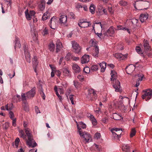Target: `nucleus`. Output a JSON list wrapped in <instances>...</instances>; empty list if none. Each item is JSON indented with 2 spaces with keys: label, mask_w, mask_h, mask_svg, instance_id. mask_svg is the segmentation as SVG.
I'll return each mask as SVG.
<instances>
[{
  "label": "nucleus",
  "mask_w": 152,
  "mask_h": 152,
  "mask_svg": "<svg viewBox=\"0 0 152 152\" xmlns=\"http://www.w3.org/2000/svg\"><path fill=\"white\" fill-rule=\"evenodd\" d=\"M54 90L55 92H56V95L58 96V97L59 98L60 101H61L62 99V97L61 96H60V95L58 93V88L56 86H55V87L54 88Z\"/></svg>",
  "instance_id": "e433bc0d"
},
{
  "label": "nucleus",
  "mask_w": 152,
  "mask_h": 152,
  "mask_svg": "<svg viewBox=\"0 0 152 152\" xmlns=\"http://www.w3.org/2000/svg\"><path fill=\"white\" fill-rule=\"evenodd\" d=\"M24 94H22V99L23 101V109L26 111H28L29 110L28 105L26 101V96Z\"/></svg>",
  "instance_id": "9d476101"
},
{
  "label": "nucleus",
  "mask_w": 152,
  "mask_h": 152,
  "mask_svg": "<svg viewBox=\"0 0 152 152\" xmlns=\"http://www.w3.org/2000/svg\"><path fill=\"white\" fill-rule=\"evenodd\" d=\"M118 29V30H127V31H129V30L126 28L121 26H117Z\"/></svg>",
  "instance_id": "37998d69"
},
{
  "label": "nucleus",
  "mask_w": 152,
  "mask_h": 152,
  "mask_svg": "<svg viewBox=\"0 0 152 152\" xmlns=\"http://www.w3.org/2000/svg\"><path fill=\"white\" fill-rule=\"evenodd\" d=\"M67 20V18L66 16L61 15L60 16L59 20L61 24H65L66 23Z\"/></svg>",
  "instance_id": "b1692460"
},
{
  "label": "nucleus",
  "mask_w": 152,
  "mask_h": 152,
  "mask_svg": "<svg viewBox=\"0 0 152 152\" xmlns=\"http://www.w3.org/2000/svg\"><path fill=\"white\" fill-rule=\"evenodd\" d=\"M136 131L134 129H132L131 132L130 137H133L136 134Z\"/></svg>",
  "instance_id": "de8ad7c7"
},
{
  "label": "nucleus",
  "mask_w": 152,
  "mask_h": 152,
  "mask_svg": "<svg viewBox=\"0 0 152 152\" xmlns=\"http://www.w3.org/2000/svg\"><path fill=\"white\" fill-rule=\"evenodd\" d=\"M94 48L93 49L92 52L93 56L94 57H98L99 56V48L98 46L96 45L95 44L94 45Z\"/></svg>",
  "instance_id": "ddd939ff"
},
{
  "label": "nucleus",
  "mask_w": 152,
  "mask_h": 152,
  "mask_svg": "<svg viewBox=\"0 0 152 152\" xmlns=\"http://www.w3.org/2000/svg\"><path fill=\"white\" fill-rule=\"evenodd\" d=\"M89 56L88 55H85L81 58V63L82 64L88 63L89 61Z\"/></svg>",
  "instance_id": "f3484780"
},
{
  "label": "nucleus",
  "mask_w": 152,
  "mask_h": 152,
  "mask_svg": "<svg viewBox=\"0 0 152 152\" xmlns=\"http://www.w3.org/2000/svg\"><path fill=\"white\" fill-rule=\"evenodd\" d=\"M19 134H20V137L23 138V139L26 140V142L27 143V141H28V139H27L26 138V136H27L26 134L25 135L24 134V132L22 130H20V131L19 132Z\"/></svg>",
  "instance_id": "c756f323"
},
{
  "label": "nucleus",
  "mask_w": 152,
  "mask_h": 152,
  "mask_svg": "<svg viewBox=\"0 0 152 152\" xmlns=\"http://www.w3.org/2000/svg\"><path fill=\"white\" fill-rule=\"evenodd\" d=\"M91 25V24L89 23V22L84 21L83 22V24L82 26H81V28L87 27L90 26Z\"/></svg>",
  "instance_id": "72a5a7b5"
},
{
  "label": "nucleus",
  "mask_w": 152,
  "mask_h": 152,
  "mask_svg": "<svg viewBox=\"0 0 152 152\" xmlns=\"http://www.w3.org/2000/svg\"><path fill=\"white\" fill-rule=\"evenodd\" d=\"M113 134L114 135H117L118 138L121 137V135L122 133V130L121 129L118 128H113L111 130Z\"/></svg>",
  "instance_id": "1a4fd4ad"
},
{
  "label": "nucleus",
  "mask_w": 152,
  "mask_h": 152,
  "mask_svg": "<svg viewBox=\"0 0 152 152\" xmlns=\"http://www.w3.org/2000/svg\"><path fill=\"white\" fill-rule=\"evenodd\" d=\"M55 74L58 76L59 77L61 75V72L59 70H56L55 69Z\"/></svg>",
  "instance_id": "052dcab7"
},
{
  "label": "nucleus",
  "mask_w": 152,
  "mask_h": 152,
  "mask_svg": "<svg viewBox=\"0 0 152 152\" xmlns=\"http://www.w3.org/2000/svg\"><path fill=\"white\" fill-rule=\"evenodd\" d=\"M56 44V52L57 53L60 51L61 49L62 48V45L59 40H58L57 41Z\"/></svg>",
  "instance_id": "aec40b11"
},
{
  "label": "nucleus",
  "mask_w": 152,
  "mask_h": 152,
  "mask_svg": "<svg viewBox=\"0 0 152 152\" xmlns=\"http://www.w3.org/2000/svg\"><path fill=\"white\" fill-rule=\"evenodd\" d=\"M84 71L86 73H89L90 72V69L88 67H86L84 68Z\"/></svg>",
  "instance_id": "864d4df0"
},
{
  "label": "nucleus",
  "mask_w": 152,
  "mask_h": 152,
  "mask_svg": "<svg viewBox=\"0 0 152 152\" xmlns=\"http://www.w3.org/2000/svg\"><path fill=\"white\" fill-rule=\"evenodd\" d=\"M145 93L142 95V97L143 99H145L146 101L150 99L152 97V90L148 89L143 91Z\"/></svg>",
  "instance_id": "423d86ee"
},
{
  "label": "nucleus",
  "mask_w": 152,
  "mask_h": 152,
  "mask_svg": "<svg viewBox=\"0 0 152 152\" xmlns=\"http://www.w3.org/2000/svg\"><path fill=\"white\" fill-rule=\"evenodd\" d=\"M24 53L26 61L30 63L31 61V55L29 53V51L28 50V48L26 45H25L23 47Z\"/></svg>",
  "instance_id": "6e6552de"
},
{
  "label": "nucleus",
  "mask_w": 152,
  "mask_h": 152,
  "mask_svg": "<svg viewBox=\"0 0 152 152\" xmlns=\"http://www.w3.org/2000/svg\"><path fill=\"white\" fill-rule=\"evenodd\" d=\"M115 57L117 59H118L120 60H123L126 57V56L124 55L123 54L120 53H116L114 55Z\"/></svg>",
  "instance_id": "412c9836"
},
{
  "label": "nucleus",
  "mask_w": 152,
  "mask_h": 152,
  "mask_svg": "<svg viewBox=\"0 0 152 152\" xmlns=\"http://www.w3.org/2000/svg\"><path fill=\"white\" fill-rule=\"evenodd\" d=\"M75 97L74 95H70L69 96V99L70 100L72 104H75V103L74 101V99H75Z\"/></svg>",
  "instance_id": "a19ab883"
},
{
  "label": "nucleus",
  "mask_w": 152,
  "mask_h": 152,
  "mask_svg": "<svg viewBox=\"0 0 152 152\" xmlns=\"http://www.w3.org/2000/svg\"><path fill=\"white\" fill-rule=\"evenodd\" d=\"M69 15L71 16L70 18L72 19H75V15L72 12H70L69 13Z\"/></svg>",
  "instance_id": "e2e57ef3"
},
{
  "label": "nucleus",
  "mask_w": 152,
  "mask_h": 152,
  "mask_svg": "<svg viewBox=\"0 0 152 152\" xmlns=\"http://www.w3.org/2000/svg\"><path fill=\"white\" fill-rule=\"evenodd\" d=\"M135 76L136 78H137V77H138V79L137 80V81L136 82V83L135 85V87H137L140 85L139 81H141L142 80L143 75L142 74H138L137 75H136Z\"/></svg>",
  "instance_id": "a211bd4d"
},
{
  "label": "nucleus",
  "mask_w": 152,
  "mask_h": 152,
  "mask_svg": "<svg viewBox=\"0 0 152 152\" xmlns=\"http://www.w3.org/2000/svg\"><path fill=\"white\" fill-rule=\"evenodd\" d=\"M42 34L44 36L48 34V30L46 28H45L43 30Z\"/></svg>",
  "instance_id": "603ef678"
},
{
  "label": "nucleus",
  "mask_w": 152,
  "mask_h": 152,
  "mask_svg": "<svg viewBox=\"0 0 152 152\" xmlns=\"http://www.w3.org/2000/svg\"><path fill=\"white\" fill-rule=\"evenodd\" d=\"M98 69V66L96 65L92 66L91 68V70L93 71H94L97 70Z\"/></svg>",
  "instance_id": "8fccbe9b"
},
{
  "label": "nucleus",
  "mask_w": 152,
  "mask_h": 152,
  "mask_svg": "<svg viewBox=\"0 0 152 152\" xmlns=\"http://www.w3.org/2000/svg\"><path fill=\"white\" fill-rule=\"evenodd\" d=\"M72 49V51L76 53L80 54L81 48L79 44L75 41H71Z\"/></svg>",
  "instance_id": "7ed1b4c3"
},
{
  "label": "nucleus",
  "mask_w": 152,
  "mask_h": 152,
  "mask_svg": "<svg viewBox=\"0 0 152 152\" xmlns=\"http://www.w3.org/2000/svg\"><path fill=\"white\" fill-rule=\"evenodd\" d=\"M135 69V66L131 64L126 67V72L128 74H131Z\"/></svg>",
  "instance_id": "2eb2a0df"
},
{
  "label": "nucleus",
  "mask_w": 152,
  "mask_h": 152,
  "mask_svg": "<svg viewBox=\"0 0 152 152\" xmlns=\"http://www.w3.org/2000/svg\"><path fill=\"white\" fill-rule=\"evenodd\" d=\"M21 47V45L20 43L18 38L16 37L15 40V49H16L17 47L20 48Z\"/></svg>",
  "instance_id": "a878e982"
},
{
  "label": "nucleus",
  "mask_w": 152,
  "mask_h": 152,
  "mask_svg": "<svg viewBox=\"0 0 152 152\" xmlns=\"http://www.w3.org/2000/svg\"><path fill=\"white\" fill-rule=\"evenodd\" d=\"M36 88L34 87L26 94L22 93V94H24L25 95L26 98V99H29L34 96L36 93Z\"/></svg>",
  "instance_id": "0eeeda50"
},
{
  "label": "nucleus",
  "mask_w": 152,
  "mask_h": 152,
  "mask_svg": "<svg viewBox=\"0 0 152 152\" xmlns=\"http://www.w3.org/2000/svg\"><path fill=\"white\" fill-rule=\"evenodd\" d=\"M102 121L103 123L106 124L108 122V118L107 117H105L102 119Z\"/></svg>",
  "instance_id": "49530a36"
},
{
  "label": "nucleus",
  "mask_w": 152,
  "mask_h": 152,
  "mask_svg": "<svg viewBox=\"0 0 152 152\" xmlns=\"http://www.w3.org/2000/svg\"><path fill=\"white\" fill-rule=\"evenodd\" d=\"M9 114H10V118L11 119H14V113L12 112V111L10 112V113H9Z\"/></svg>",
  "instance_id": "5fc2aeb1"
},
{
  "label": "nucleus",
  "mask_w": 152,
  "mask_h": 152,
  "mask_svg": "<svg viewBox=\"0 0 152 152\" xmlns=\"http://www.w3.org/2000/svg\"><path fill=\"white\" fill-rule=\"evenodd\" d=\"M58 92L59 91L61 94L64 93V90L63 89L61 88H58Z\"/></svg>",
  "instance_id": "774afa93"
},
{
  "label": "nucleus",
  "mask_w": 152,
  "mask_h": 152,
  "mask_svg": "<svg viewBox=\"0 0 152 152\" xmlns=\"http://www.w3.org/2000/svg\"><path fill=\"white\" fill-rule=\"evenodd\" d=\"M12 125L14 126H16V119L15 118L14 119H12Z\"/></svg>",
  "instance_id": "13d9d810"
},
{
  "label": "nucleus",
  "mask_w": 152,
  "mask_h": 152,
  "mask_svg": "<svg viewBox=\"0 0 152 152\" xmlns=\"http://www.w3.org/2000/svg\"><path fill=\"white\" fill-rule=\"evenodd\" d=\"M54 90L55 92H56V95L58 96V97L59 98L60 101H61L62 99V97L61 96H60V95L58 93V88L56 86H55V87L54 88Z\"/></svg>",
  "instance_id": "4c0bfd02"
},
{
  "label": "nucleus",
  "mask_w": 152,
  "mask_h": 152,
  "mask_svg": "<svg viewBox=\"0 0 152 152\" xmlns=\"http://www.w3.org/2000/svg\"><path fill=\"white\" fill-rule=\"evenodd\" d=\"M80 126L83 129L86 128V125L85 124H84L82 122H80Z\"/></svg>",
  "instance_id": "4d7b16f0"
},
{
  "label": "nucleus",
  "mask_w": 152,
  "mask_h": 152,
  "mask_svg": "<svg viewBox=\"0 0 152 152\" xmlns=\"http://www.w3.org/2000/svg\"><path fill=\"white\" fill-rule=\"evenodd\" d=\"M77 78L80 80V81H82L84 79L83 76L81 75H78L77 76Z\"/></svg>",
  "instance_id": "6e6d98bb"
},
{
  "label": "nucleus",
  "mask_w": 152,
  "mask_h": 152,
  "mask_svg": "<svg viewBox=\"0 0 152 152\" xmlns=\"http://www.w3.org/2000/svg\"><path fill=\"white\" fill-rule=\"evenodd\" d=\"M20 142V139L18 137H17L16 138L15 140V144L16 148H18V144Z\"/></svg>",
  "instance_id": "09e8293b"
},
{
  "label": "nucleus",
  "mask_w": 152,
  "mask_h": 152,
  "mask_svg": "<svg viewBox=\"0 0 152 152\" xmlns=\"http://www.w3.org/2000/svg\"><path fill=\"white\" fill-rule=\"evenodd\" d=\"M62 70L64 75L68 77H71V72L68 69L66 68H64L62 69Z\"/></svg>",
  "instance_id": "5701e85b"
},
{
  "label": "nucleus",
  "mask_w": 152,
  "mask_h": 152,
  "mask_svg": "<svg viewBox=\"0 0 152 152\" xmlns=\"http://www.w3.org/2000/svg\"><path fill=\"white\" fill-rule=\"evenodd\" d=\"M114 30L113 27H111L107 30V32L104 34V36H112L114 35Z\"/></svg>",
  "instance_id": "dca6fc26"
},
{
  "label": "nucleus",
  "mask_w": 152,
  "mask_h": 152,
  "mask_svg": "<svg viewBox=\"0 0 152 152\" xmlns=\"http://www.w3.org/2000/svg\"><path fill=\"white\" fill-rule=\"evenodd\" d=\"M55 45L53 43L50 44L48 46L49 50L52 52L54 51L55 49Z\"/></svg>",
  "instance_id": "7c9ffc66"
},
{
  "label": "nucleus",
  "mask_w": 152,
  "mask_h": 152,
  "mask_svg": "<svg viewBox=\"0 0 152 152\" xmlns=\"http://www.w3.org/2000/svg\"><path fill=\"white\" fill-rule=\"evenodd\" d=\"M45 2L44 0H42L41 1V3L39 4V7L41 10H43L45 8Z\"/></svg>",
  "instance_id": "2f4dec72"
},
{
  "label": "nucleus",
  "mask_w": 152,
  "mask_h": 152,
  "mask_svg": "<svg viewBox=\"0 0 152 152\" xmlns=\"http://www.w3.org/2000/svg\"><path fill=\"white\" fill-rule=\"evenodd\" d=\"M50 18V13L48 11L46 12L43 15L42 19L43 20H45Z\"/></svg>",
  "instance_id": "393cba45"
},
{
  "label": "nucleus",
  "mask_w": 152,
  "mask_h": 152,
  "mask_svg": "<svg viewBox=\"0 0 152 152\" xmlns=\"http://www.w3.org/2000/svg\"><path fill=\"white\" fill-rule=\"evenodd\" d=\"M89 9L90 12L93 14L95 13V6L93 4H91L90 6Z\"/></svg>",
  "instance_id": "c9c22d12"
},
{
  "label": "nucleus",
  "mask_w": 152,
  "mask_h": 152,
  "mask_svg": "<svg viewBox=\"0 0 152 152\" xmlns=\"http://www.w3.org/2000/svg\"><path fill=\"white\" fill-rule=\"evenodd\" d=\"M119 4L121 6H125L127 5V2L125 1H120L119 3Z\"/></svg>",
  "instance_id": "3c124183"
},
{
  "label": "nucleus",
  "mask_w": 152,
  "mask_h": 152,
  "mask_svg": "<svg viewBox=\"0 0 152 152\" xmlns=\"http://www.w3.org/2000/svg\"><path fill=\"white\" fill-rule=\"evenodd\" d=\"M90 120L92 121V124L94 125H96L97 123L94 117L92 115H91L90 116Z\"/></svg>",
  "instance_id": "473e14b6"
},
{
  "label": "nucleus",
  "mask_w": 152,
  "mask_h": 152,
  "mask_svg": "<svg viewBox=\"0 0 152 152\" xmlns=\"http://www.w3.org/2000/svg\"><path fill=\"white\" fill-rule=\"evenodd\" d=\"M122 149L123 151H126V152H128L130 150V146L126 144H123L122 145Z\"/></svg>",
  "instance_id": "cd10ccee"
},
{
  "label": "nucleus",
  "mask_w": 152,
  "mask_h": 152,
  "mask_svg": "<svg viewBox=\"0 0 152 152\" xmlns=\"http://www.w3.org/2000/svg\"><path fill=\"white\" fill-rule=\"evenodd\" d=\"M23 126L25 128L24 130L25 133L28 138V140L27 141V145L31 148L35 147L37 144L33 139V136L31 133L30 129L26 127L27 124L25 122H23Z\"/></svg>",
  "instance_id": "f257e3e1"
},
{
  "label": "nucleus",
  "mask_w": 152,
  "mask_h": 152,
  "mask_svg": "<svg viewBox=\"0 0 152 152\" xmlns=\"http://www.w3.org/2000/svg\"><path fill=\"white\" fill-rule=\"evenodd\" d=\"M40 93L41 96H42L43 99L44 100L45 99V96L44 94V92L43 91V89H42V88H41V89L40 90Z\"/></svg>",
  "instance_id": "a18cd8bd"
},
{
  "label": "nucleus",
  "mask_w": 152,
  "mask_h": 152,
  "mask_svg": "<svg viewBox=\"0 0 152 152\" xmlns=\"http://www.w3.org/2000/svg\"><path fill=\"white\" fill-rule=\"evenodd\" d=\"M101 136L100 134L99 133H97L95 134L94 137L97 139L100 138Z\"/></svg>",
  "instance_id": "bf43d9fd"
},
{
  "label": "nucleus",
  "mask_w": 152,
  "mask_h": 152,
  "mask_svg": "<svg viewBox=\"0 0 152 152\" xmlns=\"http://www.w3.org/2000/svg\"><path fill=\"white\" fill-rule=\"evenodd\" d=\"M34 36H33V39L34 41H36L37 39V34L35 32L34 34Z\"/></svg>",
  "instance_id": "338daca9"
},
{
  "label": "nucleus",
  "mask_w": 152,
  "mask_h": 152,
  "mask_svg": "<svg viewBox=\"0 0 152 152\" xmlns=\"http://www.w3.org/2000/svg\"><path fill=\"white\" fill-rule=\"evenodd\" d=\"M113 118L116 120H118L121 119V116L116 113H114L113 115Z\"/></svg>",
  "instance_id": "ea45409f"
},
{
  "label": "nucleus",
  "mask_w": 152,
  "mask_h": 152,
  "mask_svg": "<svg viewBox=\"0 0 152 152\" xmlns=\"http://www.w3.org/2000/svg\"><path fill=\"white\" fill-rule=\"evenodd\" d=\"M72 68L75 73H79L81 71L80 67L76 64H73L72 66Z\"/></svg>",
  "instance_id": "4be33fe9"
},
{
  "label": "nucleus",
  "mask_w": 152,
  "mask_h": 152,
  "mask_svg": "<svg viewBox=\"0 0 152 152\" xmlns=\"http://www.w3.org/2000/svg\"><path fill=\"white\" fill-rule=\"evenodd\" d=\"M136 52L139 54H142L143 53L142 51L141 50L140 47L137 46L136 48Z\"/></svg>",
  "instance_id": "c03bdc74"
},
{
  "label": "nucleus",
  "mask_w": 152,
  "mask_h": 152,
  "mask_svg": "<svg viewBox=\"0 0 152 152\" xmlns=\"http://www.w3.org/2000/svg\"><path fill=\"white\" fill-rule=\"evenodd\" d=\"M99 66L101 68V72H104L105 70L106 64L104 62H102L99 64Z\"/></svg>",
  "instance_id": "c85d7f7f"
},
{
  "label": "nucleus",
  "mask_w": 152,
  "mask_h": 152,
  "mask_svg": "<svg viewBox=\"0 0 152 152\" xmlns=\"http://www.w3.org/2000/svg\"><path fill=\"white\" fill-rule=\"evenodd\" d=\"M32 63L33 67L37 66L38 64V62L37 60V57L36 56H34V58L33 59Z\"/></svg>",
  "instance_id": "f704fd0d"
},
{
  "label": "nucleus",
  "mask_w": 152,
  "mask_h": 152,
  "mask_svg": "<svg viewBox=\"0 0 152 152\" xmlns=\"http://www.w3.org/2000/svg\"><path fill=\"white\" fill-rule=\"evenodd\" d=\"M71 55V53H68L67 54L65 58L67 60H69L70 58V57Z\"/></svg>",
  "instance_id": "0e129e2a"
},
{
  "label": "nucleus",
  "mask_w": 152,
  "mask_h": 152,
  "mask_svg": "<svg viewBox=\"0 0 152 152\" xmlns=\"http://www.w3.org/2000/svg\"><path fill=\"white\" fill-rule=\"evenodd\" d=\"M108 11L111 14H113V10L112 7H108Z\"/></svg>",
  "instance_id": "69168bd1"
},
{
  "label": "nucleus",
  "mask_w": 152,
  "mask_h": 152,
  "mask_svg": "<svg viewBox=\"0 0 152 152\" xmlns=\"http://www.w3.org/2000/svg\"><path fill=\"white\" fill-rule=\"evenodd\" d=\"M74 85L76 88H80L81 86V84L80 83L76 80L74 81Z\"/></svg>",
  "instance_id": "58836bf2"
},
{
  "label": "nucleus",
  "mask_w": 152,
  "mask_h": 152,
  "mask_svg": "<svg viewBox=\"0 0 152 152\" xmlns=\"http://www.w3.org/2000/svg\"><path fill=\"white\" fill-rule=\"evenodd\" d=\"M77 126L79 130V132L80 136L84 138V140L86 141V142H89L91 138L90 134H88L87 132H83L81 129L79 128L78 124H77Z\"/></svg>",
  "instance_id": "20e7f679"
},
{
  "label": "nucleus",
  "mask_w": 152,
  "mask_h": 152,
  "mask_svg": "<svg viewBox=\"0 0 152 152\" xmlns=\"http://www.w3.org/2000/svg\"><path fill=\"white\" fill-rule=\"evenodd\" d=\"M142 1L140 0H136L135 1L134 6L136 9L140 10L142 9H141V7L143 4V3L142 2Z\"/></svg>",
  "instance_id": "4468645a"
},
{
  "label": "nucleus",
  "mask_w": 152,
  "mask_h": 152,
  "mask_svg": "<svg viewBox=\"0 0 152 152\" xmlns=\"http://www.w3.org/2000/svg\"><path fill=\"white\" fill-rule=\"evenodd\" d=\"M144 47L145 51H148L151 50L150 47L149 45L148 42V41L146 40L144 44Z\"/></svg>",
  "instance_id": "bb28decb"
},
{
  "label": "nucleus",
  "mask_w": 152,
  "mask_h": 152,
  "mask_svg": "<svg viewBox=\"0 0 152 152\" xmlns=\"http://www.w3.org/2000/svg\"><path fill=\"white\" fill-rule=\"evenodd\" d=\"M111 78H110L111 81H114L115 80V83L113 85V87L115 89V91L117 92H120L121 89L120 86V82L118 80H116L117 73L114 70H111Z\"/></svg>",
  "instance_id": "f03ea898"
},
{
  "label": "nucleus",
  "mask_w": 152,
  "mask_h": 152,
  "mask_svg": "<svg viewBox=\"0 0 152 152\" xmlns=\"http://www.w3.org/2000/svg\"><path fill=\"white\" fill-rule=\"evenodd\" d=\"M148 15L147 14H142L140 15V20L141 22L143 23L148 18Z\"/></svg>",
  "instance_id": "6ab92c4d"
},
{
  "label": "nucleus",
  "mask_w": 152,
  "mask_h": 152,
  "mask_svg": "<svg viewBox=\"0 0 152 152\" xmlns=\"http://www.w3.org/2000/svg\"><path fill=\"white\" fill-rule=\"evenodd\" d=\"M57 20L54 16L51 18L49 22V26L52 29H55L56 28Z\"/></svg>",
  "instance_id": "9b49d317"
},
{
  "label": "nucleus",
  "mask_w": 152,
  "mask_h": 152,
  "mask_svg": "<svg viewBox=\"0 0 152 152\" xmlns=\"http://www.w3.org/2000/svg\"><path fill=\"white\" fill-rule=\"evenodd\" d=\"M25 16L28 20H30L32 18V17L34 15L35 12L33 10L30 11L28 12V10L27 9L25 12Z\"/></svg>",
  "instance_id": "f8f14e48"
},
{
  "label": "nucleus",
  "mask_w": 152,
  "mask_h": 152,
  "mask_svg": "<svg viewBox=\"0 0 152 152\" xmlns=\"http://www.w3.org/2000/svg\"><path fill=\"white\" fill-rule=\"evenodd\" d=\"M87 97L91 101L95 100L97 99V94L96 91L92 89H89L88 90Z\"/></svg>",
  "instance_id": "39448f33"
},
{
  "label": "nucleus",
  "mask_w": 152,
  "mask_h": 152,
  "mask_svg": "<svg viewBox=\"0 0 152 152\" xmlns=\"http://www.w3.org/2000/svg\"><path fill=\"white\" fill-rule=\"evenodd\" d=\"M131 22L135 26H137V23H138V20L137 19L133 18L132 19Z\"/></svg>",
  "instance_id": "79ce46f5"
},
{
  "label": "nucleus",
  "mask_w": 152,
  "mask_h": 152,
  "mask_svg": "<svg viewBox=\"0 0 152 152\" xmlns=\"http://www.w3.org/2000/svg\"><path fill=\"white\" fill-rule=\"evenodd\" d=\"M146 54L149 57H151L152 56V52L151 51V50H149L148 51H146Z\"/></svg>",
  "instance_id": "680f3d73"
}]
</instances>
